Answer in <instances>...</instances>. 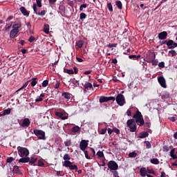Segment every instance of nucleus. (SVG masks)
<instances>
[{
    "instance_id": "f257e3e1",
    "label": "nucleus",
    "mask_w": 177,
    "mask_h": 177,
    "mask_svg": "<svg viewBox=\"0 0 177 177\" xmlns=\"http://www.w3.org/2000/svg\"><path fill=\"white\" fill-rule=\"evenodd\" d=\"M133 118L136 119V122L142 127V125H145V120L143 119V115H142V113L138 111L133 116Z\"/></svg>"
},
{
    "instance_id": "f03ea898",
    "label": "nucleus",
    "mask_w": 177,
    "mask_h": 177,
    "mask_svg": "<svg viewBox=\"0 0 177 177\" xmlns=\"http://www.w3.org/2000/svg\"><path fill=\"white\" fill-rule=\"evenodd\" d=\"M133 118L136 119V122L142 127V125H145V120L143 119V115H142V113L138 111L133 116Z\"/></svg>"
},
{
    "instance_id": "7ed1b4c3",
    "label": "nucleus",
    "mask_w": 177,
    "mask_h": 177,
    "mask_svg": "<svg viewBox=\"0 0 177 177\" xmlns=\"http://www.w3.org/2000/svg\"><path fill=\"white\" fill-rule=\"evenodd\" d=\"M127 125L128 128L130 129V132H136L137 127L136 122H135V120L130 119L127 122Z\"/></svg>"
},
{
    "instance_id": "20e7f679",
    "label": "nucleus",
    "mask_w": 177,
    "mask_h": 177,
    "mask_svg": "<svg viewBox=\"0 0 177 177\" xmlns=\"http://www.w3.org/2000/svg\"><path fill=\"white\" fill-rule=\"evenodd\" d=\"M18 153L20 157H28L30 151L27 148L19 147L17 148Z\"/></svg>"
},
{
    "instance_id": "39448f33",
    "label": "nucleus",
    "mask_w": 177,
    "mask_h": 177,
    "mask_svg": "<svg viewBox=\"0 0 177 177\" xmlns=\"http://www.w3.org/2000/svg\"><path fill=\"white\" fill-rule=\"evenodd\" d=\"M63 167H65V168H69V169L74 170L78 169V166L77 165H73V162H70V160H65L62 162Z\"/></svg>"
},
{
    "instance_id": "423d86ee",
    "label": "nucleus",
    "mask_w": 177,
    "mask_h": 177,
    "mask_svg": "<svg viewBox=\"0 0 177 177\" xmlns=\"http://www.w3.org/2000/svg\"><path fill=\"white\" fill-rule=\"evenodd\" d=\"M33 133L37 136V138L41 140H45L46 137H45V131L42 130L34 129Z\"/></svg>"
},
{
    "instance_id": "0eeeda50",
    "label": "nucleus",
    "mask_w": 177,
    "mask_h": 177,
    "mask_svg": "<svg viewBox=\"0 0 177 177\" xmlns=\"http://www.w3.org/2000/svg\"><path fill=\"white\" fill-rule=\"evenodd\" d=\"M115 100H116V103L119 106H124V104H125V103H126L125 97H124V95H122L121 93L118 94V95L116 96V98Z\"/></svg>"
},
{
    "instance_id": "6e6552de",
    "label": "nucleus",
    "mask_w": 177,
    "mask_h": 177,
    "mask_svg": "<svg viewBox=\"0 0 177 177\" xmlns=\"http://www.w3.org/2000/svg\"><path fill=\"white\" fill-rule=\"evenodd\" d=\"M108 168L111 169V171H117V169H118V164L114 160H110L108 162Z\"/></svg>"
},
{
    "instance_id": "1a4fd4ad",
    "label": "nucleus",
    "mask_w": 177,
    "mask_h": 177,
    "mask_svg": "<svg viewBox=\"0 0 177 177\" xmlns=\"http://www.w3.org/2000/svg\"><path fill=\"white\" fill-rule=\"evenodd\" d=\"M109 100H115V97H104L102 96L100 97V103H106V102H109Z\"/></svg>"
},
{
    "instance_id": "9d476101",
    "label": "nucleus",
    "mask_w": 177,
    "mask_h": 177,
    "mask_svg": "<svg viewBox=\"0 0 177 177\" xmlns=\"http://www.w3.org/2000/svg\"><path fill=\"white\" fill-rule=\"evenodd\" d=\"M158 81L162 86V88H167V81L165 80V78L163 76H160L158 78Z\"/></svg>"
},
{
    "instance_id": "9b49d317",
    "label": "nucleus",
    "mask_w": 177,
    "mask_h": 177,
    "mask_svg": "<svg viewBox=\"0 0 177 177\" xmlns=\"http://www.w3.org/2000/svg\"><path fill=\"white\" fill-rule=\"evenodd\" d=\"M86 147H88V141L82 140L80 143V150H82V151H85V150H86Z\"/></svg>"
},
{
    "instance_id": "f8f14e48",
    "label": "nucleus",
    "mask_w": 177,
    "mask_h": 177,
    "mask_svg": "<svg viewBox=\"0 0 177 177\" xmlns=\"http://www.w3.org/2000/svg\"><path fill=\"white\" fill-rule=\"evenodd\" d=\"M154 59H156V53H150L146 57V62H147V63H151V61L154 60Z\"/></svg>"
},
{
    "instance_id": "ddd939ff",
    "label": "nucleus",
    "mask_w": 177,
    "mask_h": 177,
    "mask_svg": "<svg viewBox=\"0 0 177 177\" xmlns=\"http://www.w3.org/2000/svg\"><path fill=\"white\" fill-rule=\"evenodd\" d=\"M167 46L169 49H174V48H177V43H175L173 40H169L167 43Z\"/></svg>"
},
{
    "instance_id": "4468645a",
    "label": "nucleus",
    "mask_w": 177,
    "mask_h": 177,
    "mask_svg": "<svg viewBox=\"0 0 177 177\" xmlns=\"http://www.w3.org/2000/svg\"><path fill=\"white\" fill-rule=\"evenodd\" d=\"M66 112H55L56 117H59L61 120H67L68 118V116H64Z\"/></svg>"
},
{
    "instance_id": "2eb2a0df",
    "label": "nucleus",
    "mask_w": 177,
    "mask_h": 177,
    "mask_svg": "<svg viewBox=\"0 0 177 177\" xmlns=\"http://www.w3.org/2000/svg\"><path fill=\"white\" fill-rule=\"evenodd\" d=\"M167 37H168V33L166 31L161 32L158 34L159 39H167Z\"/></svg>"
},
{
    "instance_id": "dca6fc26",
    "label": "nucleus",
    "mask_w": 177,
    "mask_h": 177,
    "mask_svg": "<svg viewBox=\"0 0 177 177\" xmlns=\"http://www.w3.org/2000/svg\"><path fill=\"white\" fill-rule=\"evenodd\" d=\"M18 33H19V30L12 29L10 32V37L15 38Z\"/></svg>"
},
{
    "instance_id": "f3484780",
    "label": "nucleus",
    "mask_w": 177,
    "mask_h": 177,
    "mask_svg": "<svg viewBox=\"0 0 177 177\" xmlns=\"http://www.w3.org/2000/svg\"><path fill=\"white\" fill-rule=\"evenodd\" d=\"M30 119L25 118L23 120L21 126L22 127H30Z\"/></svg>"
},
{
    "instance_id": "a211bd4d",
    "label": "nucleus",
    "mask_w": 177,
    "mask_h": 177,
    "mask_svg": "<svg viewBox=\"0 0 177 177\" xmlns=\"http://www.w3.org/2000/svg\"><path fill=\"white\" fill-rule=\"evenodd\" d=\"M19 10H21V12L22 15H24V16H29L30 15V13H28V12H27V10L24 7H21L19 8Z\"/></svg>"
},
{
    "instance_id": "6ab92c4d",
    "label": "nucleus",
    "mask_w": 177,
    "mask_h": 177,
    "mask_svg": "<svg viewBox=\"0 0 177 177\" xmlns=\"http://www.w3.org/2000/svg\"><path fill=\"white\" fill-rule=\"evenodd\" d=\"M19 162H30V158L28 156H24L19 160Z\"/></svg>"
},
{
    "instance_id": "aec40b11",
    "label": "nucleus",
    "mask_w": 177,
    "mask_h": 177,
    "mask_svg": "<svg viewBox=\"0 0 177 177\" xmlns=\"http://www.w3.org/2000/svg\"><path fill=\"white\" fill-rule=\"evenodd\" d=\"M147 136H149V133L146 131L140 133L138 138H140V139H145V138H147Z\"/></svg>"
},
{
    "instance_id": "412c9836",
    "label": "nucleus",
    "mask_w": 177,
    "mask_h": 177,
    "mask_svg": "<svg viewBox=\"0 0 177 177\" xmlns=\"http://www.w3.org/2000/svg\"><path fill=\"white\" fill-rule=\"evenodd\" d=\"M140 174L141 176H142V177L147 176V174H146V169L145 167H142L140 169Z\"/></svg>"
},
{
    "instance_id": "4be33fe9",
    "label": "nucleus",
    "mask_w": 177,
    "mask_h": 177,
    "mask_svg": "<svg viewBox=\"0 0 177 177\" xmlns=\"http://www.w3.org/2000/svg\"><path fill=\"white\" fill-rule=\"evenodd\" d=\"M44 97H45V95L41 94L40 96L37 97V99L35 100L36 103L42 102V100H44Z\"/></svg>"
},
{
    "instance_id": "5701e85b",
    "label": "nucleus",
    "mask_w": 177,
    "mask_h": 177,
    "mask_svg": "<svg viewBox=\"0 0 177 177\" xmlns=\"http://www.w3.org/2000/svg\"><path fill=\"white\" fill-rule=\"evenodd\" d=\"M37 158L31 157L30 160H29V164H30V165H35V162H37Z\"/></svg>"
},
{
    "instance_id": "b1692460",
    "label": "nucleus",
    "mask_w": 177,
    "mask_h": 177,
    "mask_svg": "<svg viewBox=\"0 0 177 177\" xmlns=\"http://www.w3.org/2000/svg\"><path fill=\"white\" fill-rule=\"evenodd\" d=\"M136 156H138V153H136V151H134L133 152H130L129 153V157L130 158H135L136 157Z\"/></svg>"
},
{
    "instance_id": "393cba45",
    "label": "nucleus",
    "mask_w": 177,
    "mask_h": 177,
    "mask_svg": "<svg viewBox=\"0 0 177 177\" xmlns=\"http://www.w3.org/2000/svg\"><path fill=\"white\" fill-rule=\"evenodd\" d=\"M28 85V81L25 82L24 84L21 88L17 90L16 93H17V92H20V91H22V89H24V88H27Z\"/></svg>"
},
{
    "instance_id": "a878e982",
    "label": "nucleus",
    "mask_w": 177,
    "mask_h": 177,
    "mask_svg": "<svg viewBox=\"0 0 177 177\" xmlns=\"http://www.w3.org/2000/svg\"><path fill=\"white\" fill-rule=\"evenodd\" d=\"M84 86L85 89H87V91L92 89V84L91 83H86Z\"/></svg>"
},
{
    "instance_id": "bb28decb",
    "label": "nucleus",
    "mask_w": 177,
    "mask_h": 177,
    "mask_svg": "<svg viewBox=\"0 0 177 177\" xmlns=\"http://www.w3.org/2000/svg\"><path fill=\"white\" fill-rule=\"evenodd\" d=\"M151 162L155 165H158V164H160V160H158L157 158H153L151 160Z\"/></svg>"
},
{
    "instance_id": "cd10ccee",
    "label": "nucleus",
    "mask_w": 177,
    "mask_h": 177,
    "mask_svg": "<svg viewBox=\"0 0 177 177\" xmlns=\"http://www.w3.org/2000/svg\"><path fill=\"white\" fill-rule=\"evenodd\" d=\"M62 96L65 99H71V94H70L68 93H62Z\"/></svg>"
},
{
    "instance_id": "c85d7f7f",
    "label": "nucleus",
    "mask_w": 177,
    "mask_h": 177,
    "mask_svg": "<svg viewBox=\"0 0 177 177\" xmlns=\"http://www.w3.org/2000/svg\"><path fill=\"white\" fill-rule=\"evenodd\" d=\"M44 31L46 34H49V25L44 24Z\"/></svg>"
},
{
    "instance_id": "c756f323",
    "label": "nucleus",
    "mask_w": 177,
    "mask_h": 177,
    "mask_svg": "<svg viewBox=\"0 0 177 177\" xmlns=\"http://www.w3.org/2000/svg\"><path fill=\"white\" fill-rule=\"evenodd\" d=\"M77 48H82V46H84V41L82 40L78 41L77 42Z\"/></svg>"
},
{
    "instance_id": "7c9ffc66",
    "label": "nucleus",
    "mask_w": 177,
    "mask_h": 177,
    "mask_svg": "<svg viewBox=\"0 0 177 177\" xmlns=\"http://www.w3.org/2000/svg\"><path fill=\"white\" fill-rule=\"evenodd\" d=\"M64 145L66 146V147H68L71 145V140L67 139L66 141H64Z\"/></svg>"
},
{
    "instance_id": "2f4dec72",
    "label": "nucleus",
    "mask_w": 177,
    "mask_h": 177,
    "mask_svg": "<svg viewBox=\"0 0 177 177\" xmlns=\"http://www.w3.org/2000/svg\"><path fill=\"white\" fill-rule=\"evenodd\" d=\"M21 27V24H14L12 26L13 30H19V28H20Z\"/></svg>"
},
{
    "instance_id": "473e14b6",
    "label": "nucleus",
    "mask_w": 177,
    "mask_h": 177,
    "mask_svg": "<svg viewBox=\"0 0 177 177\" xmlns=\"http://www.w3.org/2000/svg\"><path fill=\"white\" fill-rule=\"evenodd\" d=\"M11 109L10 108H8V109H6L3 111V115H8V114L10 113Z\"/></svg>"
},
{
    "instance_id": "72a5a7b5",
    "label": "nucleus",
    "mask_w": 177,
    "mask_h": 177,
    "mask_svg": "<svg viewBox=\"0 0 177 177\" xmlns=\"http://www.w3.org/2000/svg\"><path fill=\"white\" fill-rule=\"evenodd\" d=\"M115 5L117 8H118V9H122V3H121V1H116Z\"/></svg>"
},
{
    "instance_id": "f704fd0d",
    "label": "nucleus",
    "mask_w": 177,
    "mask_h": 177,
    "mask_svg": "<svg viewBox=\"0 0 177 177\" xmlns=\"http://www.w3.org/2000/svg\"><path fill=\"white\" fill-rule=\"evenodd\" d=\"M97 156L99 157V158H103L104 157V153H103V151H97Z\"/></svg>"
},
{
    "instance_id": "c9c22d12",
    "label": "nucleus",
    "mask_w": 177,
    "mask_h": 177,
    "mask_svg": "<svg viewBox=\"0 0 177 177\" xmlns=\"http://www.w3.org/2000/svg\"><path fill=\"white\" fill-rule=\"evenodd\" d=\"M64 160L65 161H70V156L68 154V153H66L64 155V157H63Z\"/></svg>"
},
{
    "instance_id": "e433bc0d",
    "label": "nucleus",
    "mask_w": 177,
    "mask_h": 177,
    "mask_svg": "<svg viewBox=\"0 0 177 177\" xmlns=\"http://www.w3.org/2000/svg\"><path fill=\"white\" fill-rule=\"evenodd\" d=\"M48 84H49V81H48L47 80H44L43 82H42L43 88H46V86H48Z\"/></svg>"
},
{
    "instance_id": "4c0bfd02",
    "label": "nucleus",
    "mask_w": 177,
    "mask_h": 177,
    "mask_svg": "<svg viewBox=\"0 0 177 177\" xmlns=\"http://www.w3.org/2000/svg\"><path fill=\"white\" fill-rule=\"evenodd\" d=\"M38 8H42V0H36Z\"/></svg>"
},
{
    "instance_id": "58836bf2",
    "label": "nucleus",
    "mask_w": 177,
    "mask_h": 177,
    "mask_svg": "<svg viewBox=\"0 0 177 177\" xmlns=\"http://www.w3.org/2000/svg\"><path fill=\"white\" fill-rule=\"evenodd\" d=\"M73 132L75 133V132H78L80 131V127L78 126H75L73 129H72Z\"/></svg>"
},
{
    "instance_id": "ea45409f",
    "label": "nucleus",
    "mask_w": 177,
    "mask_h": 177,
    "mask_svg": "<svg viewBox=\"0 0 177 177\" xmlns=\"http://www.w3.org/2000/svg\"><path fill=\"white\" fill-rule=\"evenodd\" d=\"M80 20H84V19H86V14L82 12L80 14Z\"/></svg>"
},
{
    "instance_id": "a19ab883",
    "label": "nucleus",
    "mask_w": 177,
    "mask_h": 177,
    "mask_svg": "<svg viewBox=\"0 0 177 177\" xmlns=\"http://www.w3.org/2000/svg\"><path fill=\"white\" fill-rule=\"evenodd\" d=\"M170 156L172 157V158H176V156H175V149H172L170 151Z\"/></svg>"
},
{
    "instance_id": "79ce46f5",
    "label": "nucleus",
    "mask_w": 177,
    "mask_h": 177,
    "mask_svg": "<svg viewBox=\"0 0 177 177\" xmlns=\"http://www.w3.org/2000/svg\"><path fill=\"white\" fill-rule=\"evenodd\" d=\"M107 8L109 12H113V5H111V3L107 4Z\"/></svg>"
},
{
    "instance_id": "37998d69",
    "label": "nucleus",
    "mask_w": 177,
    "mask_h": 177,
    "mask_svg": "<svg viewBox=\"0 0 177 177\" xmlns=\"http://www.w3.org/2000/svg\"><path fill=\"white\" fill-rule=\"evenodd\" d=\"M86 4H82L80 7V12H82V10H84V9H86Z\"/></svg>"
},
{
    "instance_id": "c03bdc74",
    "label": "nucleus",
    "mask_w": 177,
    "mask_h": 177,
    "mask_svg": "<svg viewBox=\"0 0 177 177\" xmlns=\"http://www.w3.org/2000/svg\"><path fill=\"white\" fill-rule=\"evenodd\" d=\"M37 85V78L32 79V81L31 82V86H35Z\"/></svg>"
},
{
    "instance_id": "a18cd8bd",
    "label": "nucleus",
    "mask_w": 177,
    "mask_h": 177,
    "mask_svg": "<svg viewBox=\"0 0 177 177\" xmlns=\"http://www.w3.org/2000/svg\"><path fill=\"white\" fill-rule=\"evenodd\" d=\"M151 63H152V66H157V64H158V60L154 59Z\"/></svg>"
},
{
    "instance_id": "49530a36",
    "label": "nucleus",
    "mask_w": 177,
    "mask_h": 177,
    "mask_svg": "<svg viewBox=\"0 0 177 177\" xmlns=\"http://www.w3.org/2000/svg\"><path fill=\"white\" fill-rule=\"evenodd\" d=\"M158 67H160V68H164L165 67V63L164 62H161L158 64Z\"/></svg>"
},
{
    "instance_id": "de8ad7c7",
    "label": "nucleus",
    "mask_w": 177,
    "mask_h": 177,
    "mask_svg": "<svg viewBox=\"0 0 177 177\" xmlns=\"http://www.w3.org/2000/svg\"><path fill=\"white\" fill-rule=\"evenodd\" d=\"M33 10H34L35 15H38L39 12L37 9V4H33Z\"/></svg>"
},
{
    "instance_id": "09e8293b",
    "label": "nucleus",
    "mask_w": 177,
    "mask_h": 177,
    "mask_svg": "<svg viewBox=\"0 0 177 177\" xmlns=\"http://www.w3.org/2000/svg\"><path fill=\"white\" fill-rule=\"evenodd\" d=\"M106 132H107V128L105 129H102L100 131V133L101 135H104L106 133Z\"/></svg>"
},
{
    "instance_id": "8fccbe9b",
    "label": "nucleus",
    "mask_w": 177,
    "mask_h": 177,
    "mask_svg": "<svg viewBox=\"0 0 177 177\" xmlns=\"http://www.w3.org/2000/svg\"><path fill=\"white\" fill-rule=\"evenodd\" d=\"M39 16H45L46 15V11L45 10H42L41 12H38Z\"/></svg>"
},
{
    "instance_id": "3c124183",
    "label": "nucleus",
    "mask_w": 177,
    "mask_h": 177,
    "mask_svg": "<svg viewBox=\"0 0 177 177\" xmlns=\"http://www.w3.org/2000/svg\"><path fill=\"white\" fill-rule=\"evenodd\" d=\"M169 53H171V56H176V51H175L174 50H169Z\"/></svg>"
},
{
    "instance_id": "603ef678",
    "label": "nucleus",
    "mask_w": 177,
    "mask_h": 177,
    "mask_svg": "<svg viewBox=\"0 0 177 177\" xmlns=\"http://www.w3.org/2000/svg\"><path fill=\"white\" fill-rule=\"evenodd\" d=\"M66 73L70 74V75L74 74V71L73 69H67L66 70Z\"/></svg>"
},
{
    "instance_id": "864d4df0",
    "label": "nucleus",
    "mask_w": 177,
    "mask_h": 177,
    "mask_svg": "<svg viewBox=\"0 0 177 177\" xmlns=\"http://www.w3.org/2000/svg\"><path fill=\"white\" fill-rule=\"evenodd\" d=\"M13 172H15L16 174H17L19 172V167H18V166H15L13 167Z\"/></svg>"
},
{
    "instance_id": "5fc2aeb1",
    "label": "nucleus",
    "mask_w": 177,
    "mask_h": 177,
    "mask_svg": "<svg viewBox=\"0 0 177 177\" xmlns=\"http://www.w3.org/2000/svg\"><path fill=\"white\" fill-rule=\"evenodd\" d=\"M29 42H34L35 41V37L33 36H30L28 39Z\"/></svg>"
},
{
    "instance_id": "6e6d98bb",
    "label": "nucleus",
    "mask_w": 177,
    "mask_h": 177,
    "mask_svg": "<svg viewBox=\"0 0 177 177\" xmlns=\"http://www.w3.org/2000/svg\"><path fill=\"white\" fill-rule=\"evenodd\" d=\"M84 152V155H85V157L86 158H87V160H89L91 159V157H89V156L88 155V151H83Z\"/></svg>"
},
{
    "instance_id": "4d7b16f0",
    "label": "nucleus",
    "mask_w": 177,
    "mask_h": 177,
    "mask_svg": "<svg viewBox=\"0 0 177 177\" xmlns=\"http://www.w3.org/2000/svg\"><path fill=\"white\" fill-rule=\"evenodd\" d=\"M108 48H115L117 46V44H108Z\"/></svg>"
},
{
    "instance_id": "13d9d810",
    "label": "nucleus",
    "mask_w": 177,
    "mask_h": 177,
    "mask_svg": "<svg viewBox=\"0 0 177 177\" xmlns=\"http://www.w3.org/2000/svg\"><path fill=\"white\" fill-rule=\"evenodd\" d=\"M113 132H115V133H116L117 135H120V129L117 128L113 129Z\"/></svg>"
},
{
    "instance_id": "bf43d9fd",
    "label": "nucleus",
    "mask_w": 177,
    "mask_h": 177,
    "mask_svg": "<svg viewBox=\"0 0 177 177\" xmlns=\"http://www.w3.org/2000/svg\"><path fill=\"white\" fill-rule=\"evenodd\" d=\"M107 131H108L109 135H111V133H113V132H114V129H111V128H109L107 129Z\"/></svg>"
},
{
    "instance_id": "052dcab7",
    "label": "nucleus",
    "mask_w": 177,
    "mask_h": 177,
    "mask_svg": "<svg viewBox=\"0 0 177 177\" xmlns=\"http://www.w3.org/2000/svg\"><path fill=\"white\" fill-rule=\"evenodd\" d=\"M112 173H113V176L118 177V171L114 170Z\"/></svg>"
},
{
    "instance_id": "680f3d73",
    "label": "nucleus",
    "mask_w": 177,
    "mask_h": 177,
    "mask_svg": "<svg viewBox=\"0 0 177 177\" xmlns=\"http://www.w3.org/2000/svg\"><path fill=\"white\" fill-rule=\"evenodd\" d=\"M44 161H42V160H39L38 161L39 167H42V166H44Z\"/></svg>"
},
{
    "instance_id": "e2e57ef3",
    "label": "nucleus",
    "mask_w": 177,
    "mask_h": 177,
    "mask_svg": "<svg viewBox=\"0 0 177 177\" xmlns=\"http://www.w3.org/2000/svg\"><path fill=\"white\" fill-rule=\"evenodd\" d=\"M13 160H15V158L10 157L7 158V162H12L13 161Z\"/></svg>"
},
{
    "instance_id": "0e129e2a",
    "label": "nucleus",
    "mask_w": 177,
    "mask_h": 177,
    "mask_svg": "<svg viewBox=\"0 0 177 177\" xmlns=\"http://www.w3.org/2000/svg\"><path fill=\"white\" fill-rule=\"evenodd\" d=\"M146 145H147V149H150V147H151V144H150L149 141L146 142Z\"/></svg>"
},
{
    "instance_id": "69168bd1",
    "label": "nucleus",
    "mask_w": 177,
    "mask_h": 177,
    "mask_svg": "<svg viewBox=\"0 0 177 177\" xmlns=\"http://www.w3.org/2000/svg\"><path fill=\"white\" fill-rule=\"evenodd\" d=\"M91 73H92V71H86L84 72V74L85 75H89V74H91Z\"/></svg>"
},
{
    "instance_id": "338daca9",
    "label": "nucleus",
    "mask_w": 177,
    "mask_h": 177,
    "mask_svg": "<svg viewBox=\"0 0 177 177\" xmlns=\"http://www.w3.org/2000/svg\"><path fill=\"white\" fill-rule=\"evenodd\" d=\"M76 59H77V62H79L80 63H82V62H84V59H82V58H81V57H77Z\"/></svg>"
},
{
    "instance_id": "774afa93",
    "label": "nucleus",
    "mask_w": 177,
    "mask_h": 177,
    "mask_svg": "<svg viewBox=\"0 0 177 177\" xmlns=\"http://www.w3.org/2000/svg\"><path fill=\"white\" fill-rule=\"evenodd\" d=\"M127 114L129 117H131V115H132V113H131V110H127Z\"/></svg>"
}]
</instances>
